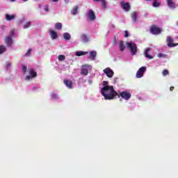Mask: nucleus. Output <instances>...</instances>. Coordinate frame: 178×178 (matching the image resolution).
<instances>
[{"label": "nucleus", "instance_id": "36", "mask_svg": "<svg viewBox=\"0 0 178 178\" xmlns=\"http://www.w3.org/2000/svg\"><path fill=\"white\" fill-rule=\"evenodd\" d=\"M124 37H125V38H127V37H129V31H124Z\"/></svg>", "mask_w": 178, "mask_h": 178}, {"label": "nucleus", "instance_id": "3", "mask_svg": "<svg viewBox=\"0 0 178 178\" xmlns=\"http://www.w3.org/2000/svg\"><path fill=\"white\" fill-rule=\"evenodd\" d=\"M150 33L154 35H158L162 33V29L156 25H152L150 27Z\"/></svg>", "mask_w": 178, "mask_h": 178}, {"label": "nucleus", "instance_id": "41", "mask_svg": "<svg viewBox=\"0 0 178 178\" xmlns=\"http://www.w3.org/2000/svg\"><path fill=\"white\" fill-rule=\"evenodd\" d=\"M52 2H59V0H52Z\"/></svg>", "mask_w": 178, "mask_h": 178}, {"label": "nucleus", "instance_id": "21", "mask_svg": "<svg viewBox=\"0 0 178 178\" xmlns=\"http://www.w3.org/2000/svg\"><path fill=\"white\" fill-rule=\"evenodd\" d=\"M88 52L87 51H76V56H83V55H87Z\"/></svg>", "mask_w": 178, "mask_h": 178}, {"label": "nucleus", "instance_id": "26", "mask_svg": "<svg viewBox=\"0 0 178 178\" xmlns=\"http://www.w3.org/2000/svg\"><path fill=\"white\" fill-rule=\"evenodd\" d=\"M77 10H79V6L74 7L71 11L72 15H77Z\"/></svg>", "mask_w": 178, "mask_h": 178}, {"label": "nucleus", "instance_id": "16", "mask_svg": "<svg viewBox=\"0 0 178 178\" xmlns=\"http://www.w3.org/2000/svg\"><path fill=\"white\" fill-rule=\"evenodd\" d=\"M5 43L6 44L7 47H12V44L13 43V41L12 40L11 37H7L5 39Z\"/></svg>", "mask_w": 178, "mask_h": 178}, {"label": "nucleus", "instance_id": "22", "mask_svg": "<svg viewBox=\"0 0 178 178\" xmlns=\"http://www.w3.org/2000/svg\"><path fill=\"white\" fill-rule=\"evenodd\" d=\"M13 19H15V15H10L9 14L6 15V20H7V22H10V20H13Z\"/></svg>", "mask_w": 178, "mask_h": 178}, {"label": "nucleus", "instance_id": "35", "mask_svg": "<svg viewBox=\"0 0 178 178\" xmlns=\"http://www.w3.org/2000/svg\"><path fill=\"white\" fill-rule=\"evenodd\" d=\"M13 35H15V29H12L10 31V38H12V37H13Z\"/></svg>", "mask_w": 178, "mask_h": 178}, {"label": "nucleus", "instance_id": "2", "mask_svg": "<svg viewBox=\"0 0 178 178\" xmlns=\"http://www.w3.org/2000/svg\"><path fill=\"white\" fill-rule=\"evenodd\" d=\"M127 47L129 49L131 55H136L138 48L137 44L133 42H127Z\"/></svg>", "mask_w": 178, "mask_h": 178}, {"label": "nucleus", "instance_id": "40", "mask_svg": "<svg viewBox=\"0 0 178 178\" xmlns=\"http://www.w3.org/2000/svg\"><path fill=\"white\" fill-rule=\"evenodd\" d=\"M158 57H159V58H162V54H158Z\"/></svg>", "mask_w": 178, "mask_h": 178}, {"label": "nucleus", "instance_id": "8", "mask_svg": "<svg viewBox=\"0 0 178 178\" xmlns=\"http://www.w3.org/2000/svg\"><path fill=\"white\" fill-rule=\"evenodd\" d=\"M167 43L168 47L170 48H173L174 47H177L178 43H173V38H170V36L167 37Z\"/></svg>", "mask_w": 178, "mask_h": 178}, {"label": "nucleus", "instance_id": "46", "mask_svg": "<svg viewBox=\"0 0 178 178\" xmlns=\"http://www.w3.org/2000/svg\"><path fill=\"white\" fill-rule=\"evenodd\" d=\"M147 1H149V0H147Z\"/></svg>", "mask_w": 178, "mask_h": 178}, {"label": "nucleus", "instance_id": "1", "mask_svg": "<svg viewBox=\"0 0 178 178\" xmlns=\"http://www.w3.org/2000/svg\"><path fill=\"white\" fill-rule=\"evenodd\" d=\"M109 82L108 81H104L103 82V87L101 90V94L104 97V99H115L119 93L115 90L113 86H108Z\"/></svg>", "mask_w": 178, "mask_h": 178}, {"label": "nucleus", "instance_id": "37", "mask_svg": "<svg viewBox=\"0 0 178 178\" xmlns=\"http://www.w3.org/2000/svg\"><path fill=\"white\" fill-rule=\"evenodd\" d=\"M44 10H45V12H49V7L48 6H45Z\"/></svg>", "mask_w": 178, "mask_h": 178}, {"label": "nucleus", "instance_id": "7", "mask_svg": "<svg viewBox=\"0 0 178 178\" xmlns=\"http://www.w3.org/2000/svg\"><path fill=\"white\" fill-rule=\"evenodd\" d=\"M147 70V67H141L136 72L137 79H141L144 76V72Z\"/></svg>", "mask_w": 178, "mask_h": 178}, {"label": "nucleus", "instance_id": "24", "mask_svg": "<svg viewBox=\"0 0 178 178\" xmlns=\"http://www.w3.org/2000/svg\"><path fill=\"white\" fill-rule=\"evenodd\" d=\"M81 38L83 42H88V37L87 36V35L83 33L81 35Z\"/></svg>", "mask_w": 178, "mask_h": 178}, {"label": "nucleus", "instance_id": "4", "mask_svg": "<svg viewBox=\"0 0 178 178\" xmlns=\"http://www.w3.org/2000/svg\"><path fill=\"white\" fill-rule=\"evenodd\" d=\"M118 98L122 97L123 99H125V101H129L131 98V94L130 92L124 91V92H120V95L117 96Z\"/></svg>", "mask_w": 178, "mask_h": 178}, {"label": "nucleus", "instance_id": "44", "mask_svg": "<svg viewBox=\"0 0 178 178\" xmlns=\"http://www.w3.org/2000/svg\"><path fill=\"white\" fill-rule=\"evenodd\" d=\"M68 0H65V2H67Z\"/></svg>", "mask_w": 178, "mask_h": 178}, {"label": "nucleus", "instance_id": "17", "mask_svg": "<svg viewBox=\"0 0 178 178\" xmlns=\"http://www.w3.org/2000/svg\"><path fill=\"white\" fill-rule=\"evenodd\" d=\"M50 35L52 40H56L58 38V33L54 30L50 31Z\"/></svg>", "mask_w": 178, "mask_h": 178}, {"label": "nucleus", "instance_id": "42", "mask_svg": "<svg viewBox=\"0 0 178 178\" xmlns=\"http://www.w3.org/2000/svg\"><path fill=\"white\" fill-rule=\"evenodd\" d=\"M23 1V2H27V1H29V0H22Z\"/></svg>", "mask_w": 178, "mask_h": 178}, {"label": "nucleus", "instance_id": "29", "mask_svg": "<svg viewBox=\"0 0 178 178\" xmlns=\"http://www.w3.org/2000/svg\"><path fill=\"white\" fill-rule=\"evenodd\" d=\"M58 60H65V59H66V56H65V55H59L58 58Z\"/></svg>", "mask_w": 178, "mask_h": 178}, {"label": "nucleus", "instance_id": "10", "mask_svg": "<svg viewBox=\"0 0 178 178\" xmlns=\"http://www.w3.org/2000/svg\"><path fill=\"white\" fill-rule=\"evenodd\" d=\"M90 67V65H82V68L81 70V74L83 76H87L88 74V68Z\"/></svg>", "mask_w": 178, "mask_h": 178}, {"label": "nucleus", "instance_id": "19", "mask_svg": "<svg viewBox=\"0 0 178 178\" xmlns=\"http://www.w3.org/2000/svg\"><path fill=\"white\" fill-rule=\"evenodd\" d=\"M93 2H102V5L104 9H106V0H92Z\"/></svg>", "mask_w": 178, "mask_h": 178}, {"label": "nucleus", "instance_id": "43", "mask_svg": "<svg viewBox=\"0 0 178 178\" xmlns=\"http://www.w3.org/2000/svg\"><path fill=\"white\" fill-rule=\"evenodd\" d=\"M10 1H11V2H15V1H16V0H10Z\"/></svg>", "mask_w": 178, "mask_h": 178}, {"label": "nucleus", "instance_id": "27", "mask_svg": "<svg viewBox=\"0 0 178 178\" xmlns=\"http://www.w3.org/2000/svg\"><path fill=\"white\" fill-rule=\"evenodd\" d=\"M55 27L57 30H60L62 29V24L60 23V22H57L56 24H55Z\"/></svg>", "mask_w": 178, "mask_h": 178}, {"label": "nucleus", "instance_id": "18", "mask_svg": "<svg viewBox=\"0 0 178 178\" xmlns=\"http://www.w3.org/2000/svg\"><path fill=\"white\" fill-rule=\"evenodd\" d=\"M96 56H97V51H93L90 52V59L91 60H95Z\"/></svg>", "mask_w": 178, "mask_h": 178}, {"label": "nucleus", "instance_id": "11", "mask_svg": "<svg viewBox=\"0 0 178 178\" xmlns=\"http://www.w3.org/2000/svg\"><path fill=\"white\" fill-rule=\"evenodd\" d=\"M63 83L65 86H66V87H67V88H69L70 90H72V88H73V82L72 81V80L64 79Z\"/></svg>", "mask_w": 178, "mask_h": 178}, {"label": "nucleus", "instance_id": "12", "mask_svg": "<svg viewBox=\"0 0 178 178\" xmlns=\"http://www.w3.org/2000/svg\"><path fill=\"white\" fill-rule=\"evenodd\" d=\"M131 17L133 23H137V20H138V13L136 11L132 12L131 14Z\"/></svg>", "mask_w": 178, "mask_h": 178}, {"label": "nucleus", "instance_id": "25", "mask_svg": "<svg viewBox=\"0 0 178 178\" xmlns=\"http://www.w3.org/2000/svg\"><path fill=\"white\" fill-rule=\"evenodd\" d=\"M152 6H154V8H158L161 6V3L158 2V0H154Z\"/></svg>", "mask_w": 178, "mask_h": 178}, {"label": "nucleus", "instance_id": "5", "mask_svg": "<svg viewBox=\"0 0 178 178\" xmlns=\"http://www.w3.org/2000/svg\"><path fill=\"white\" fill-rule=\"evenodd\" d=\"M29 74L30 75H26L25 76L26 81H29V80H31V79L35 78V76H37V72H35V71H34V70L31 69L29 70Z\"/></svg>", "mask_w": 178, "mask_h": 178}, {"label": "nucleus", "instance_id": "45", "mask_svg": "<svg viewBox=\"0 0 178 178\" xmlns=\"http://www.w3.org/2000/svg\"><path fill=\"white\" fill-rule=\"evenodd\" d=\"M89 83H91V81H89Z\"/></svg>", "mask_w": 178, "mask_h": 178}, {"label": "nucleus", "instance_id": "32", "mask_svg": "<svg viewBox=\"0 0 178 178\" xmlns=\"http://www.w3.org/2000/svg\"><path fill=\"white\" fill-rule=\"evenodd\" d=\"M51 97L53 99H58V96H57L56 94H55V93H51Z\"/></svg>", "mask_w": 178, "mask_h": 178}, {"label": "nucleus", "instance_id": "13", "mask_svg": "<svg viewBox=\"0 0 178 178\" xmlns=\"http://www.w3.org/2000/svg\"><path fill=\"white\" fill-rule=\"evenodd\" d=\"M88 17L90 19V20L93 21L95 19L97 18L95 16V13L92 10H89L87 14Z\"/></svg>", "mask_w": 178, "mask_h": 178}, {"label": "nucleus", "instance_id": "28", "mask_svg": "<svg viewBox=\"0 0 178 178\" xmlns=\"http://www.w3.org/2000/svg\"><path fill=\"white\" fill-rule=\"evenodd\" d=\"M6 51V48L5 47V46H0V54H3V52H5Z\"/></svg>", "mask_w": 178, "mask_h": 178}, {"label": "nucleus", "instance_id": "14", "mask_svg": "<svg viewBox=\"0 0 178 178\" xmlns=\"http://www.w3.org/2000/svg\"><path fill=\"white\" fill-rule=\"evenodd\" d=\"M149 51H151V48H146L144 51V56H145V58H147L148 59H154V56L149 55Z\"/></svg>", "mask_w": 178, "mask_h": 178}, {"label": "nucleus", "instance_id": "23", "mask_svg": "<svg viewBox=\"0 0 178 178\" xmlns=\"http://www.w3.org/2000/svg\"><path fill=\"white\" fill-rule=\"evenodd\" d=\"M63 38L65 39L67 41H69V40L72 38V36L70 35V33H65L63 34Z\"/></svg>", "mask_w": 178, "mask_h": 178}, {"label": "nucleus", "instance_id": "15", "mask_svg": "<svg viewBox=\"0 0 178 178\" xmlns=\"http://www.w3.org/2000/svg\"><path fill=\"white\" fill-rule=\"evenodd\" d=\"M166 2H167L168 6L170 8V9H175L177 8V6H176L173 0H166Z\"/></svg>", "mask_w": 178, "mask_h": 178}, {"label": "nucleus", "instance_id": "20", "mask_svg": "<svg viewBox=\"0 0 178 178\" xmlns=\"http://www.w3.org/2000/svg\"><path fill=\"white\" fill-rule=\"evenodd\" d=\"M119 47H120V50L121 51H124V49H126V46H124V42H123V40H121L120 42Z\"/></svg>", "mask_w": 178, "mask_h": 178}, {"label": "nucleus", "instance_id": "6", "mask_svg": "<svg viewBox=\"0 0 178 178\" xmlns=\"http://www.w3.org/2000/svg\"><path fill=\"white\" fill-rule=\"evenodd\" d=\"M104 73L108 77V79H112L113 77V74H115V72H113V70L111 69V67H107L103 70Z\"/></svg>", "mask_w": 178, "mask_h": 178}, {"label": "nucleus", "instance_id": "31", "mask_svg": "<svg viewBox=\"0 0 178 178\" xmlns=\"http://www.w3.org/2000/svg\"><path fill=\"white\" fill-rule=\"evenodd\" d=\"M33 49H29L27 52L24 55V56H30L31 55V51Z\"/></svg>", "mask_w": 178, "mask_h": 178}, {"label": "nucleus", "instance_id": "33", "mask_svg": "<svg viewBox=\"0 0 178 178\" xmlns=\"http://www.w3.org/2000/svg\"><path fill=\"white\" fill-rule=\"evenodd\" d=\"M168 74H169V70H164L163 71V76H168Z\"/></svg>", "mask_w": 178, "mask_h": 178}, {"label": "nucleus", "instance_id": "38", "mask_svg": "<svg viewBox=\"0 0 178 178\" xmlns=\"http://www.w3.org/2000/svg\"><path fill=\"white\" fill-rule=\"evenodd\" d=\"M10 66H11L10 63H6V68H7V69H9V67H10Z\"/></svg>", "mask_w": 178, "mask_h": 178}, {"label": "nucleus", "instance_id": "34", "mask_svg": "<svg viewBox=\"0 0 178 178\" xmlns=\"http://www.w3.org/2000/svg\"><path fill=\"white\" fill-rule=\"evenodd\" d=\"M26 72H27V66L22 65V72L24 74Z\"/></svg>", "mask_w": 178, "mask_h": 178}, {"label": "nucleus", "instance_id": "9", "mask_svg": "<svg viewBox=\"0 0 178 178\" xmlns=\"http://www.w3.org/2000/svg\"><path fill=\"white\" fill-rule=\"evenodd\" d=\"M120 5L121 8H122V9H124V10H125V12H129V10H130V9H131L130 3H125L123 1L120 3Z\"/></svg>", "mask_w": 178, "mask_h": 178}, {"label": "nucleus", "instance_id": "30", "mask_svg": "<svg viewBox=\"0 0 178 178\" xmlns=\"http://www.w3.org/2000/svg\"><path fill=\"white\" fill-rule=\"evenodd\" d=\"M31 26V22H27L24 25V29H29Z\"/></svg>", "mask_w": 178, "mask_h": 178}, {"label": "nucleus", "instance_id": "39", "mask_svg": "<svg viewBox=\"0 0 178 178\" xmlns=\"http://www.w3.org/2000/svg\"><path fill=\"white\" fill-rule=\"evenodd\" d=\"M174 90H175V87L171 86V87L170 88V91H173Z\"/></svg>", "mask_w": 178, "mask_h": 178}]
</instances>
